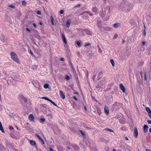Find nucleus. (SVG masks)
<instances>
[{
    "mask_svg": "<svg viewBox=\"0 0 151 151\" xmlns=\"http://www.w3.org/2000/svg\"><path fill=\"white\" fill-rule=\"evenodd\" d=\"M12 59L17 63H19V60L16 54L14 52H11L10 53Z\"/></svg>",
    "mask_w": 151,
    "mask_h": 151,
    "instance_id": "1",
    "label": "nucleus"
},
{
    "mask_svg": "<svg viewBox=\"0 0 151 151\" xmlns=\"http://www.w3.org/2000/svg\"><path fill=\"white\" fill-rule=\"evenodd\" d=\"M29 119L31 122H35V118L34 116L32 114H29Z\"/></svg>",
    "mask_w": 151,
    "mask_h": 151,
    "instance_id": "2",
    "label": "nucleus"
},
{
    "mask_svg": "<svg viewBox=\"0 0 151 151\" xmlns=\"http://www.w3.org/2000/svg\"><path fill=\"white\" fill-rule=\"evenodd\" d=\"M19 99L21 101L23 100L24 102H26L27 101V99L24 97L23 95H21L19 96Z\"/></svg>",
    "mask_w": 151,
    "mask_h": 151,
    "instance_id": "3",
    "label": "nucleus"
},
{
    "mask_svg": "<svg viewBox=\"0 0 151 151\" xmlns=\"http://www.w3.org/2000/svg\"><path fill=\"white\" fill-rule=\"evenodd\" d=\"M60 97L63 99H64L65 98V95L63 93V91L61 90H60Z\"/></svg>",
    "mask_w": 151,
    "mask_h": 151,
    "instance_id": "4",
    "label": "nucleus"
},
{
    "mask_svg": "<svg viewBox=\"0 0 151 151\" xmlns=\"http://www.w3.org/2000/svg\"><path fill=\"white\" fill-rule=\"evenodd\" d=\"M119 86L121 90L124 93L125 92V89L123 85L122 84H120Z\"/></svg>",
    "mask_w": 151,
    "mask_h": 151,
    "instance_id": "5",
    "label": "nucleus"
},
{
    "mask_svg": "<svg viewBox=\"0 0 151 151\" xmlns=\"http://www.w3.org/2000/svg\"><path fill=\"white\" fill-rule=\"evenodd\" d=\"M104 111L107 115H108L109 113V109L106 106H105L104 108Z\"/></svg>",
    "mask_w": 151,
    "mask_h": 151,
    "instance_id": "6",
    "label": "nucleus"
},
{
    "mask_svg": "<svg viewBox=\"0 0 151 151\" xmlns=\"http://www.w3.org/2000/svg\"><path fill=\"white\" fill-rule=\"evenodd\" d=\"M138 134L137 129V128L135 127L134 129V136L135 137H137Z\"/></svg>",
    "mask_w": 151,
    "mask_h": 151,
    "instance_id": "7",
    "label": "nucleus"
},
{
    "mask_svg": "<svg viewBox=\"0 0 151 151\" xmlns=\"http://www.w3.org/2000/svg\"><path fill=\"white\" fill-rule=\"evenodd\" d=\"M62 39L63 42L65 44H66L67 43V41L65 38V37L64 35V34H62Z\"/></svg>",
    "mask_w": 151,
    "mask_h": 151,
    "instance_id": "8",
    "label": "nucleus"
},
{
    "mask_svg": "<svg viewBox=\"0 0 151 151\" xmlns=\"http://www.w3.org/2000/svg\"><path fill=\"white\" fill-rule=\"evenodd\" d=\"M34 85L35 87L37 88L38 89H40L41 87L39 83L37 82L34 84Z\"/></svg>",
    "mask_w": 151,
    "mask_h": 151,
    "instance_id": "9",
    "label": "nucleus"
},
{
    "mask_svg": "<svg viewBox=\"0 0 151 151\" xmlns=\"http://www.w3.org/2000/svg\"><path fill=\"white\" fill-rule=\"evenodd\" d=\"M148 127L147 125H145L143 127V131L145 132H147L148 131Z\"/></svg>",
    "mask_w": 151,
    "mask_h": 151,
    "instance_id": "10",
    "label": "nucleus"
},
{
    "mask_svg": "<svg viewBox=\"0 0 151 151\" xmlns=\"http://www.w3.org/2000/svg\"><path fill=\"white\" fill-rule=\"evenodd\" d=\"M36 135L39 139L41 141L42 143L44 144V141L42 138L38 134H36Z\"/></svg>",
    "mask_w": 151,
    "mask_h": 151,
    "instance_id": "11",
    "label": "nucleus"
},
{
    "mask_svg": "<svg viewBox=\"0 0 151 151\" xmlns=\"http://www.w3.org/2000/svg\"><path fill=\"white\" fill-rule=\"evenodd\" d=\"M70 22H71L70 20L69 19L67 21V23L66 24V27H69V26L70 23Z\"/></svg>",
    "mask_w": 151,
    "mask_h": 151,
    "instance_id": "12",
    "label": "nucleus"
},
{
    "mask_svg": "<svg viewBox=\"0 0 151 151\" xmlns=\"http://www.w3.org/2000/svg\"><path fill=\"white\" fill-rule=\"evenodd\" d=\"M113 27L115 28H117L118 27H120V24L119 23H116V24H114L113 25Z\"/></svg>",
    "mask_w": 151,
    "mask_h": 151,
    "instance_id": "13",
    "label": "nucleus"
},
{
    "mask_svg": "<svg viewBox=\"0 0 151 151\" xmlns=\"http://www.w3.org/2000/svg\"><path fill=\"white\" fill-rule=\"evenodd\" d=\"M0 130L3 133L4 132V130L3 129L1 123L0 122Z\"/></svg>",
    "mask_w": 151,
    "mask_h": 151,
    "instance_id": "14",
    "label": "nucleus"
},
{
    "mask_svg": "<svg viewBox=\"0 0 151 151\" xmlns=\"http://www.w3.org/2000/svg\"><path fill=\"white\" fill-rule=\"evenodd\" d=\"M30 143L32 145V146H35L36 145L35 142L34 141L32 140H30Z\"/></svg>",
    "mask_w": 151,
    "mask_h": 151,
    "instance_id": "15",
    "label": "nucleus"
},
{
    "mask_svg": "<svg viewBox=\"0 0 151 151\" xmlns=\"http://www.w3.org/2000/svg\"><path fill=\"white\" fill-rule=\"evenodd\" d=\"M50 20L51 21V22L52 24V25H55V23L54 22V20L53 18L52 17H51V18H50Z\"/></svg>",
    "mask_w": 151,
    "mask_h": 151,
    "instance_id": "16",
    "label": "nucleus"
},
{
    "mask_svg": "<svg viewBox=\"0 0 151 151\" xmlns=\"http://www.w3.org/2000/svg\"><path fill=\"white\" fill-rule=\"evenodd\" d=\"M146 109L147 112L148 113L149 115V113L151 114V110L149 107H146Z\"/></svg>",
    "mask_w": 151,
    "mask_h": 151,
    "instance_id": "17",
    "label": "nucleus"
},
{
    "mask_svg": "<svg viewBox=\"0 0 151 151\" xmlns=\"http://www.w3.org/2000/svg\"><path fill=\"white\" fill-rule=\"evenodd\" d=\"M45 121V118H42L40 119L39 120V122L42 123V122H44Z\"/></svg>",
    "mask_w": 151,
    "mask_h": 151,
    "instance_id": "18",
    "label": "nucleus"
},
{
    "mask_svg": "<svg viewBox=\"0 0 151 151\" xmlns=\"http://www.w3.org/2000/svg\"><path fill=\"white\" fill-rule=\"evenodd\" d=\"M110 63H111L112 65L114 67L115 65V63L113 59H111L110 60Z\"/></svg>",
    "mask_w": 151,
    "mask_h": 151,
    "instance_id": "19",
    "label": "nucleus"
},
{
    "mask_svg": "<svg viewBox=\"0 0 151 151\" xmlns=\"http://www.w3.org/2000/svg\"><path fill=\"white\" fill-rule=\"evenodd\" d=\"M42 98L43 99H44L45 100L50 101V102L51 101V100L50 99L48 98L45 97H42Z\"/></svg>",
    "mask_w": 151,
    "mask_h": 151,
    "instance_id": "20",
    "label": "nucleus"
},
{
    "mask_svg": "<svg viewBox=\"0 0 151 151\" xmlns=\"http://www.w3.org/2000/svg\"><path fill=\"white\" fill-rule=\"evenodd\" d=\"M65 79L67 80H69L70 79V77L68 75H66L65 76Z\"/></svg>",
    "mask_w": 151,
    "mask_h": 151,
    "instance_id": "21",
    "label": "nucleus"
},
{
    "mask_svg": "<svg viewBox=\"0 0 151 151\" xmlns=\"http://www.w3.org/2000/svg\"><path fill=\"white\" fill-rule=\"evenodd\" d=\"M27 4V2L25 1H22V5L24 6H25Z\"/></svg>",
    "mask_w": 151,
    "mask_h": 151,
    "instance_id": "22",
    "label": "nucleus"
},
{
    "mask_svg": "<svg viewBox=\"0 0 151 151\" xmlns=\"http://www.w3.org/2000/svg\"><path fill=\"white\" fill-rule=\"evenodd\" d=\"M86 33L88 35H91V32L89 30H86Z\"/></svg>",
    "mask_w": 151,
    "mask_h": 151,
    "instance_id": "23",
    "label": "nucleus"
},
{
    "mask_svg": "<svg viewBox=\"0 0 151 151\" xmlns=\"http://www.w3.org/2000/svg\"><path fill=\"white\" fill-rule=\"evenodd\" d=\"M76 45L80 47L81 46V43L78 41H77L76 42Z\"/></svg>",
    "mask_w": 151,
    "mask_h": 151,
    "instance_id": "24",
    "label": "nucleus"
},
{
    "mask_svg": "<svg viewBox=\"0 0 151 151\" xmlns=\"http://www.w3.org/2000/svg\"><path fill=\"white\" fill-rule=\"evenodd\" d=\"M49 85L48 84H45L44 86V87L45 88H47L48 87Z\"/></svg>",
    "mask_w": 151,
    "mask_h": 151,
    "instance_id": "25",
    "label": "nucleus"
},
{
    "mask_svg": "<svg viewBox=\"0 0 151 151\" xmlns=\"http://www.w3.org/2000/svg\"><path fill=\"white\" fill-rule=\"evenodd\" d=\"M11 116V117L12 118H14L15 117H16V115H15L14 114H12L11 115H10V116Z\"/></svg>",
    "mask_w": 151,
    "mask_h": 151,
    "instance_id": "26",
    "label": "nucleus"
},
{
    "mask_svg": "<svg viewBox=\"0 0 151 151\" xmlns=\"http://www.w3.org/2000/svg\"><path fill=\"white\" fill-rule=\"evenodd\" d=\"M97 9L96 8H93V11L95 13H96L97 12Z\"/></svg>",
    "mask_w": 151,
    "mask_h": 151,
    "instance_id": "27",
    "label": "nucleus"
},
{
    "mask_svg": "<svg viewBox=\"0 0 151 151\" xmlns=\"http://www.w3.org/2000/svg\"><path fill=\"white\" fill-rule=\"evenodd\" d=\"M106 130L109 131V132H113V130L107 128L106 129Z\"/></svg>",
    "mask_w": 151,
    "mask_h": 151,
    "instance_id": "28",
    "label": "nucleus"
},
{
    "mask_svg": "<svg viewBox=\"0 0 151 151\" xmlns=\"http://www.w3.org/2000/svg\"><path fill=\"white\" fill-rule=\"evenodd\" d=\"M70 66L71 67V68H72V71L74 72L75 71V70L74 69V68L73 67V65L72 64L70 65Z\"/></svg>",
    "mask_w": 151,
    "mask_h": 151,
    "instance_id": "29",
    "label": "nucleus"
},
{
    "mask_svg": "<svg viewBox=\"0 0 151 151\" xmlns=\"http://www.w3.org/2000/svg\"><path fill=\"white\" fill-rule=\"evenodd\" d=\"M80 132H81L82 136L83 137H84V136H85V134L83 132V131H82L81 130H80Z\"/></svg>",
    "mask_w": 151,
    "mask_h": 151,
    "instance_id": "30",
    "label": "nucleus"
},
{
    "mask_svg": "<svg viewBox=\"0 0 151 151\" xmlns=\"http://www.w3.org/2000/svg\"><path fill=\"white\" fill-rule=\"evenodd\" d=\"M98 52L99 53H102V51L101 50L100 48H99L98 49Z\"/></svg>",
    "mask_w": 151,
    "mask_h": 151,
    "instance_id": "31",
    "label": "nucleus"
},
{
    "mask_svg": "<svg viewBox=\"0 0 151 151\" xmlns=\"http://www.w3.org/2000/svg\"><path fill=\"white\" fill-rule=\"evenodd\" d=\"M10 8H12L13 9H15V6L14 5H10Z\"/></svg>",
    "mask_w": 151,
    "mask_h": 151,
    "instance_id": "32",
    "label": "nucleus"
},
{
    "mask_svg": "<svg viewBox=\"0 0 151 151\" xmlns=\"http://www.w3.org/2000/svg\"><path fill=\"white\" fill-rule=\"evenodd\" d=\"M50 102L55 106H57V105L54 102L51 101Z\"/></svg>",
    "mask_w": 151,
    "mask_h": 151,
    "instance_id": "33",
    "label": "nucleus"
},
{
    "mask_svg": "<svg viewBox=\"0 0 151 151\" xmlns=\"http://www.w3.org/2000/svg\"><path fill=\"white\" fill-rule=\"evenodd\" d=\"M37 13L38 15L41 14V12L40 11L37 10L36 12Z\"/></svg>",
    "mask_w": 151,
    "mask_h": 151,
    "instance_id": "34",
    "label": "nucleus"
},
{
    "mask_svg": "<svg viewBox=\"0 0 151 151\" xmlns=\"http://www.w3.org/2000/svg\"><path fill=\"white\" fill-rule=\"evenodd\" d=\"M118 36V35L117 34H116L114 36V39L116 38Z\"/></svg>",
    "mask_w": 151,
    "mask_h": 151,
    "instance_id": "35",
    "label": "nucleus"
},
{
    "mask_svg": "<svg viewBox=\"0 0 151 151\" xmlns=\"http://www.w3.org/2000/svg\"><path fill=\"white\" fill-rule=\"evenodd\" d=\"M60 60L63 61H64L65 60V59L63 58H60Z\"/></svg>",
    "mask_w": 151,
    "mask_h": 151,
    "instance_id": "36",
    "label": "nucleus"
},
{
    "mask_svg": "<svg viewBox=\"0 0 151 151\" xmlns=\"http://www.w3.org/2000/svg\"><path fill=\"white\" fill-rule=\"evenodd\" d=\"M144 79L145 81L146 80L147 78H146V75L145 73L144 74Z\"/></svg>",
    "mask_w": 151,
    "mask_h": 151,
    "instance_id": "37",
    "label": "nucleus"
},
{
    "mask_svg": "<svg viewBox=\"0 0 151 151\" xmlns=\"http://www.w3.org/2000/svg\"><path fill=\"white\" fill-rule=\"evenodd\" d=\"M26 30H27V31H28V32H31V30H30V29H29V28H26Z\"/></svg>",
    "mask_w": 151,
    "mask_h": 151,
    "instance_id": "38",
    "label": "nucleus"
},
{
    "mask_svg": "<svg viewBox=\"0 0 151 151\" xmlns=\"http://www.w3.org/2000/svg\"><path fill=\"white\" fill-rule=\"evenodd\" d=\"M33 25L34 27H35V28L37 27V25L35 23H33Z\"/></svg>",
    "mask_w": 151,
    "mask_h": 151,
    "instance_id": "39",
    "label": "nucleus"
},
{
    "mask_svg": "<svg viewBox=\"0 0 151 151\" xmlns=\"http://www.w3.org/2000/svg\"><path fill=\"white\" fill-rule=\"evenodd\" d=\"M95 78H96V76L95 75H93L92 78H93V81H94Z\"/></svg>",
    "mask_w": 151,
    "mask_h": 151,
    "instance_id": "40",
    "label": "nucleus"
},
{
    "mask_svg": "<svg viewBox=\"0 0 151 151\" xmlns=\"http://www.w3.org/2000/svg\"><path fill=\"white\" fill-rule=\"evenodd\" d=\"M64 13V11L63 10H61L60 12V13L61 14H62L63 13Z\"/></svg>",
    "mask_w": 151,
    "mask_h": 151,
    "instance_id": "41",
    "label": "nucleus"
},
{
    "mask_svg": "<svg viewBox=\"0 0 151 151\" xmlns=\"http://www.w3.org/2000/svg\"><path fill=\"white\" fill-rule=\"evenodd\" d=\"M147 122L148 123L151 124V120H147Z\"/></svg>",
    "mask_w": 151,
    "mask_h": 151,
    "instance_id": "42",
    "label": "nucleus"
},
{
    "mask_svg": "<svg viewBox=\"0 0 151 151\" xmlns=\"http://www.w3.org/2000/svg\"><path fill=\"white\" fill-rule=\"evenodd\" d=\"M102 74V72H99L98 73V76H100Z\"/></svg>",
    "mask_w": 151,
    "mask_h": 151,
    "instance_id": "43",
    "label": "nucleus"
},
{
    "mask_svg": "<svg viewBox=\"0 0 151 151\" xmlns=\"http://www.w3.org/2000/svg\"><path fill=\"white\" fill-rule=\"evenodd\" d=\"M145 43V41H143L142 42V44L143 45H144Z\"/></svg>",
    "mask_w": 151,
    "mask_h": 151,
    "instance_id": "44",
    "label": "nucleus"
},
{
    "mask_svg": "<svg viewBox=\"0 0 151 151\" xmlns=\"http://www.w3.org/2000/svg\"><path fill=\"white\" fill-rule=\"evenodd\" d=\"M73 98L76 101L78 100V99L76 98V97L75 96H73Z\"/></svg>",
    "mask_w": 151,
    "mask_h": 151,
    "instance_id": "45",
    "label": "nucleus"
},
{
    "mask_svg": "<svg viewBox=\"0 0 151 151\" xmlns=\"http://www.w3.org/2000/svg\"><path fill=\"white\" fill-rule=\"evenodd\" d=\"M13 129V128L12 127L10 126V130H12Z\"/></svg>",
    "mask_w": 151,
    "mask_h": 151,
    "instance_id": "46",
    "label": "nucleus"
},
{
    "mask_svg": "<svg viewBox=\"0 0 151 151\" xmlns=\"http://www.w3.org/2000/svg\"><path fill=\"white\" fill-rule=\"evenodd\" d=\"M30 53L32 55H33V52L31 51V50H30Z\"/></svg>",
    "mask_w": 151,
    "mask_h": 151,
    "instance_id": "47",
    "label": "nucleus"
},
{
    "mask_svg": "<svg viewBox=\"0 0 151 151\" xmlns=\"http://www.w3.org/2000/svg\"><path fill=\"white\" fill-rule=\"evenodd\" d=\"M87 13L88 14H89L90 15H91V14L89 12H88Z\"/></svg>",
    "mask_w": 151,
    "mask_h": 151,
    "instance_id": "48",
    "label": "nucleus"
},
{
    "mask_svg": "<svg viewBox=\"0 0 151 151\" xmlns=\"http://www.w3.org/2000/svg\"><path fill=\"white\" fill-rule=\"evenodd\" d=\"M49 150H50V151H53V149L51 148H50Z\"/></svg>",
    "mask_w": 151,
    "mask_h": 151,
    "instance_id": "49",
    "label": "nucleus"
},
{
    "mask_svg": "<svg viewBox=\"0 0 151 151\" xmlns=\"http://www.w3.org/2000/svg\"><path fill=\"white\" fill-rule=\"evenodd\" d=\"M146 151H151V150H149L148 149H146Z\"/></svg>",
    "mask_w": 151,
    "mask_h": 151,
    "instance_id": "50",
    "label": "nucleus"
},
{
    "mask_svg": "<svg viewBox=\"0 0 151 151\" xmlns=\"http://www.w3.org/2000/svg\"><path fill=\"white\" fill-rule=\"evenodd\" d=\"M125 139L126 140H128V138L127 137H126L125 138Z\"/></svg>",
    "mask_w": 151,
    "mask_h": 151,
    "instance_id": "51",
    "label": "nucleus"
},
{
    "mask_svg": "<svg viewBox=\"0 0 151 151\" xmlns=\"http://www.w3.org/2000/svg\"><path fill=\"white\" fill-rule=\"evenodd\" d=\"M84 109L86 111V106H85L84 107Z\"/></svg>",
    "mask_w": 151,
    "mask_h": 151,
    "instance_id": "52",
    "label": "nucleus"
},
{
    "mask_svg": "<svg viewBox=\"0 0 151 151\" xmlns=\"http://www.w3.org/2000/svg\"><path fill=\"white\" fill-rule=\"evenodd\" d=\"M39 24H40V25H42V22H40L39 23Z\"/></svg>",
    "mask_w": 151,
    "mask_h": 151,
    "instance_id": "53",
    "label": "nucleus"
},
{
    "mask_svg": "<svg viewBox=\"0 0 151 151\" xmlns=\"http://www.w3.org/2000/svg\"><path fill=\"white\" fill-rule=\"evenodd\" d=\"M144 35H146V33H145V31L144 32Z\"/></svg>",
    "mask_w": 151,
    "mask_h": 151,
    "instance_id": "54",
    "label": "nucleus"
},
{
    "mask_svg": "<svg viewBox=\"0 0 151 151\" xmlns=\"http://www.w3.org/2000/svg\"><path fill=\"white\" fill-rule=\"evenodd\" d=\"M151 114L149 113V116L151 118Z\"/></svg>",
    "mask_w": 151,
    "mask_h": 151,
    "instance_id": "55",
    "label": "nucleus"
},
{
    "mask_svg": "<svg viewBox=\"0 0 151 151\" xmlns=\"http://www.w3.org/2000/svg\"><path fill=\"white\" fill-rule=\"evenodd\" d=\"M151 114L149 113V116L151 118Z\"/></svg>",
    "mask_w": 151,
    "mask_h": 151,
    "instance_id": "56",
    "label": "nucleus"
},
{
    "mask_svg": "<svg viewBox=\"0 0 151 151\" xmlns=\"http://www.w3.org/2000/svg\"><path fill=\"white\" fill-rule=\"evenodd\" d=\"M149 131L151 132V128L150 129Z\"/></svg>",
    "mask_w": 151,
    "mask_h": 151,
    "instance_id": "57",
    "label": "nucleus"
},
{
    "mask_svg": "<svg viewBox=\"0 0 151 151\" xmlns=\"http://www.w3.org/2000/svg\"><path fill=\"white\" fill-rule=\"evenodd\" d=\"M16 127L17 129H18V128L16 126Z\"/></svg>",
    "mask_w": 151,
    "mask_h": 151,
    "instance_id": "58",
    "label": "nucleus"
},
{
    "mask_svg": "<svg viewBox=\"0 0 151 151\" xmlns=\"http://www.w3.org/2000/svg\"><path fill=\"white\" fill-rule=\"evenodd\" d=\"M3 42H4L5 40H1Z\"/></svg>",
    "mask_w": 151,
    "mask_h": 151,
    "instance_id": "59",
    "label": "nucleus"
},
{
    "mask_svg": "<svg viewBox=\"0 0 151 151\" xmlns=\"http://www.w3.org/2000/svg\"><path fill=\"white\" fill-rule=\"evenodd\" d=\"M113 151H116V150H115V149H114V150H113Z\"/></svg>",
    "mask_w": 151,
    "mask_h": 151,
    "instance_id": "60",
    "label": "nucleus"
},
{
    "mask_svg": "<svg viewBox=\"0 0 151 151\" xmlns=\"http://www.w3.org/2000/svg\"><path fill=\"white\" fill-rule=\"evenodd\" d=\"M75 93H76V94H78V93L77 92H75Z\"/></svg>",
    "mask_w": 151,
    "mask_h": 151,
    "instance_id": "61",
    "label": "nucleus"
},
{
    "mask_svg": "<svg viewBox=\"0 0 151 151\" xmlns=\"http://www.w3.org/2000/svg\"><path fill=\"white\" fill-rule=\"evenodd\" d=\"M68 149H70V148L69 147H68Z\"/></svg>",
    "mask_w": 151,
    "mask_h": 151,
    "instance_id": "62",
    "label": "nucleus"
},
{
    "mask_svg": "<svg viewBox=\"0 0 151 151\" xmlns=\"http://www.w3.org/2000/svg\"><path fill=\"white\" fill-rule=\"evenodd\" d=\"M124 40H123V43H124Z\"/></svg>",
    "mask_w": 151,
    "mask_h": 151,
    "instance_id": "63",
    "label": "nucleus"
}]
</instances>
